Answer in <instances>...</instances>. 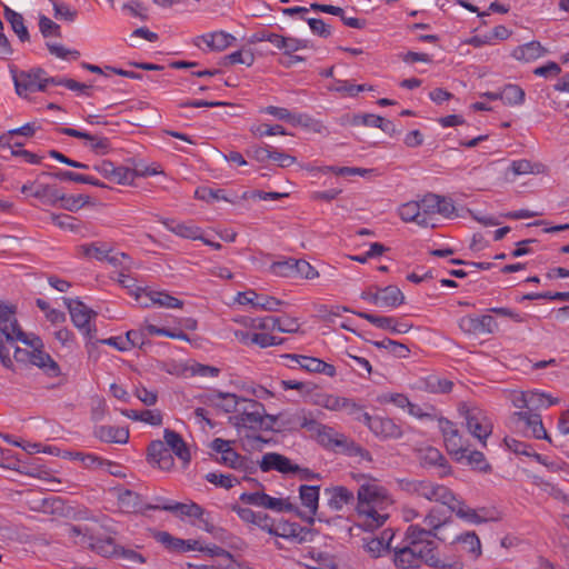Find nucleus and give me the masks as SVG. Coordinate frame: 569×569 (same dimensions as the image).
Returning <instances> with one entry per match:
<instances>
[{"instance_id": "f257e3e1", "label": "nucleus", "mask_w": 569, "mask_h": 569, "mask_svg": "<svg viewBox=\"0 0 569 569\" xmlns=\"http://www.w3.org/2000/svg\"><path fill=\"white\" fill-rule=\"evenodd\" d=\"M429 501L440 505V509L437 511L438 515H435L436 507H429V538L435 537L441 541L447 539L443 530L451 513L473 526L497 522L501 519V512L496 507L472 508L442 485L431 486Z\"/></svg>"}, {"instance_id": "f03ea898", "label": "nucleus", "mask_w": 569, "mask_h": 569, "mask_svg": "<svg viewBox=\"0 0 569 569\" xmlns=\"http://www.w3.org/2000/svg\"><path fill=\"white\" fill-rule=\"evenodd\" d=\"M389 503L387 490L376 482L362 483L357 492V511L362 518L361 526L366 530L380 528L389 518L382 513V505Z\"/></svg>"}, {"instance_id": "7ed1b4c3", "label": "nucleus", "mask_w": 569, "mask_h": 569, "mask_svg": "<svg viewBox=\"0 0 569 569\" xmlns=\"http://www.w3.org/2000/svg\"><path fill=\"white\" fill-rule=\"evenodd\" d=\"M264 406L253 399H241V406L236 416L230 417V422L236 427L259 430L263 425Z\"/></svg>"}, {"instance_id": "20e7f679", "label": "nucleus", "mask_w": 569, "mask_h": 569, "mask_svg": "<svg viewBox=\"0 0 569 569\" xmlns=\"http://www.w3.org/2000/svg\"><path fill=\"white\" fill-rule=\"evenodd\" d=\"M461 412L469 432L482 445H486L487 438L492 432V421L487 412L477 407L466 406L461 408Z\"/></svg>"}, {"instance_id": "39448f33", "label": "nucleus", "mask_w": 569, "mask_h": 569, "mask_svg": "<svg viewBox=\"0 0 569 569\" xmlns=\"http://www.w3.org/2000/svg\"><path fill=\"white\" fill-rule=\"evenodd\" d=\"M64 305L67 306L73 325L83 332V335L92 339L97 333V328L90 325L92 318L97 316V312L88 308L79 299L63 298Z\"/></svg>"}, {"instance_id": "423d86ee", "label": "nucleus", "mask_w": 569, "mask_h": 569, "mask_svg": "<svg viewBox=\"0 0 569 569\" xmlns=\"http://www.w3.org/2000/svg\"><path fill=\"white\" fill-rule=\"evenodd\" d=\"M46 71L41 68L30 71H21L13 77L16 92L20 97H27L28 92L47 90L48 84H51L48 78L44 77Z\"/></svg>"}, {"instance_id": "0eeeda50", "label": "nucleus", "mask_w": 569, "mask_h": 569, "mask_svg": "<svg viewBox=\"0 0 569 569\" xmlns=\"http://www.w3.org/2000/svg\"><path fill=\"white\" fill-rule=\"evenodd\" d=\"M24 340L23 343L32 349L31 365L40 368L49 377H58L61 373L60 367L48 352L43 351L42 340L37 336H27Z\"/></svg>"}, {"instance_id": "6e6552de", "label": "nucleus", "mask_w": 569, "mask_h": 569, "mask_svg": "<svg viewBox=\"0 0 569 569\" xmlns=\"http://www.w3.org/2000/svg\"><path fill=\"white\" fill-rule=\"evenodd\" d=\"M16 306L0 301V332L8 342H26L24 339L28 335L20 328L16 318Z\"/></svg>"}, {"instance_id": "1a4fd4ad", "label": "nucleus", "mask_w": 569, "mask_h": 569, "mask_svg": "<svg viewBox=\"0 0 569 569\" xmlns=\"http://www.w3.org/2000/svg\"><path fill=\"white\" fill-rule=\"evenodd\" d=\"M512 420L516 427L519 430H521L526 436L536 439H545L551 442V439L547 433L541 417L539 415L530 412H516L512 416Z\"/></svg>"}, {"instance_id": "9d476101", "label": "nucleus", "mask_w": 569, "mask_h": 569, "mask_svg": "<svg viewBox=\"0 0 569 569\" xmlns=\"http://www.w3.org/2000/svg\"><path fill=\"white\" fill-rule=\"evenodd\" d=\"M136 299L140 302L141 307L150 308L151 306H159L162 308H182L183 301L164 292L157 290H147L137 288L134 291Z\"/></svg>"}, {"instance_id": "9b49d317", "label": "nucleus", "mask_w": 569, "mask_h": 569, "mask_svg": "<svg viewBox=\"0 0 569 569\" xmlns=\"http://www.w3.org/2000/svg\"><path fill=\"white\" fill-rule=\"evenodd\" d=\"M308 431L317 438V441L327 449L346 447L347 438L335 431L333 428L318 422L313 417L309 422Z\"/></svg>"}, {"instance_id": "f8f14e48", "label": "nucleus", "mask_w": 569, "mask_h": 569, "mask_svg": "<svg viewBox=\"0 0 569 569\" xmlns=\"http://www.w3.org/2000/svg\"><path fill=\"white\" fill-rule=\"evenodd\" d=\"M93 169L98 171L103 178L118 184H131L134 178L138 176L136 170L123 166H114V163L110 160H102L101 162L94 164Z\"/></svg>"}, {"instance_id": "ddd939ff", "label": "nucleus", "mask_w": 569, "mask_h": 569, "mask_svg": "<svg viewBox=\"0 0 569 569\" xmlns=\"http://www.w3.org/2000/svg\"><path fill=\"white\" fill-rule=\"evenodd\" d=\"M393 550V562L398 568H419L427 562V549L415 548L401 543V546L395 547Z\"/></svg>"}, {"instance_id": "4468645a", "label": "nucleus", "mask_w": 569, "mask_h": 569, "mask_svg": "<svg viewBox=\"0 0 569 569\" xmlns=\"http://www.w3.org/2000/svg\"><path fill=\"white\" fill-rule=\"evenodd\" d=\"M430 425L442 433L445 445L450 453L461 452V437L451 421L443 417H431L429 413V426Z\"/></svg>"}, {"instance_id": "2eb2a0df", "label": "nucleus", "mask_w": 569, "mask_h": 569, "mask_svg": "<svg viewBox=\"0 0 569 569\" xmlns=\"http://www.w3.org/2000/svg\"><path fill=\"white\" fill-rule=\"evenodd\" d=\"M460 329L469 335H490L493 333L498 323L490 315L465 316L459 320Z\"/></svg>"}, {"instance_id": "dca6fc26", "label": "nucleus", "mask_w": 569, "mask_h": 569, "mask_svg": "<svg viewBox=\"0 0 569 569\" xmlns=\"http://www.w3.org/2000/svg\"><path fill=\"white\" fill-rule=\"evenodd\" d=\"M274 536L300 545L311 542L316 536V531L311 528L302 527L297 522L281 521L277 523Z\"/></svg>"}, {"instance_id": "f3484780", "label": "nucleus", "mask_w": 569, "mask_h": 569, "mask_svg": "<svg viewBox=\"0 0 569 569\" xmlns=\"http://www.w3.org/2000/svg\"><path fill=\"white\" fill-rule=\"evenodd\" d=\"M312 413L306 409H298L296 411H283L279 413L280 423L276 428V432H293L302 428H309V422L312 420Z\"/></svg>"}, {"instance_id": "a211bd4d", "label": "nucleus", "mask_w": 569, "mask_h": 569, "mask_svg": "<svg viewBox=\"0 0 569 569\" xmlns=\"http://www.w3.org/2000/svg\"><path fill=\"white\" fill-rule=\"evenodd\" d=\"M59 131L69 137L84 139L87 146L98 156H104L111 150V142L107 137L91 134L72 128H60Z\"/></svg>"}, {"instance_id": "6ab92c4d", "label": "nucleus", "mask_w": 569, "mask_h": 569, "mask_svg": "<svg viewBox=\"0 0 569 569\" xmlns=\"http://www.w3.org/2000/svg\"><path fill=\"white\" fill-rule=\"evenodd\" d=\"M365 425L376 435L383 438H399L401 428L390 418L365 415Z\"/></svg>"}, {"instance_id": "aec40b11", "label": "nucleus", "mask_w": 569, "mask_h": 569, "mask_svg": "<svg viewBox=\"0 0 569 569\" xmlns=\"http://www.w3.org/2000/svg\"><path fill=\"white\" fill-rule=\"evenodd\" d=\"M237 301L240 305H251L253 308L262 309L266 311H277L279 306L283 302L274 297L267 295H259L254 290H247L239 292Z\"/></svg>"}, {"instance_id": "412c9836", "label": "nucleus", "mask_w": 569, "mask_h": 569, "mask_svg": "<svg viewBox=\"0 0 569 569\" xmlns=\"http://www.w3.org/2000/svg\"><path fill=\"white\" fill-rule=\"evenodd\" d=\"M148 461L163 471H169L174 466L170 449L161 440H153L148 446Z\"/></svg>"}, {"instance_id": "4be33fe9", "label": "nucleus", "mask_w": 569, "mask_h": 569, "mask_svg": "<svg viewBox=\"0 0 569 569\" xmlns=\"http://www.w3.org/2000/svg\"><path fill=\"white\" fill-rule=\"evenodd\" d=\"M259 467L263 472L276 470L283 475L299 470L298 465L292 463L289 458L278 452H268L263 455L261 461H259Z\"/></svg>"}, {"instance_id": "5701e85b", "label": "nucleus", "mask_w": 569, "mask_h": 569, "mask_svg": "<svg viewBox=\"0 0 569 569\" xmlns=\"http://www.w3.org/2000/svg\"><path fill=\"white\" fill-rule=\"evenodd\" d=\"M158 501H162L163 503H157L156 506H149V509L164 510L173 513H180L182 516L193 517L197 519H201L204 513V510L197 503H181V502H170L168 500L158 498Z\"/></svg>"}, {"instance_id": "b1692460", "label": "nucleus", "mask_w": 569, "mask_h": 569, "mask_svg": "<svg viewBox=\"0 0 569 569\" xmlns=\"http://www.w3.org/2000/svg\"><path fill=\"white\" fill-rule=\"evenodd\" d=\"M219 462L249 475L257 471V463L253 460L239 455L232 447L223 452Z\"/></svg>"}, {"instance_id": "393cba45", "label": "nucleus", "mask_w": 569, "mask_h": 569, "mask_svg": "<svg viewBox=\"0 0 569 569\" xmlns=\"http://www.w3.org/2000/svg\"><path fill=\"white\" fill-rule=\"evenodd\" d=\"M325 495L328 497V507L335 511H340L345 506L355 502L353 492L343 486L326 488Z\"/></svg>"}, {"instance_id": "a878e982", "label": "nucleus", "mask_w": 569, "mask_h": 569, "mask_svg": "<svg viewBox=\"0 0 569 569\" xmlns=\"http://www.w3.org/2000/svg\"><path fill=\"white\" fill-rule=\"evenodd\" d=\"M425 199L421 201H409L399 207V216L405 222H415L420 227H425L427 222V210H421V203L425 204Z\"/></svg>"}, {"instance_id": "bb28decb", "label": "nucleus", "mask_w": 569, "mask_h": 569, "mask_svg": "<svg viewBox=\"0 0 569 569\" xmlns=\"http://www.w3.org/2000/svg\"><path fill=\"white\" fill-rule=\"evenodd\" d=\"M93 436L102 442L124 445L129 440V430L113 426H96Z\"/></svg>"}, {"instance_id": "cd10ccee", "label": "nucleus", "mask_w": 569, "mask_h": 569, "mask_svg": "<svg viewBox=\"0 0 569 569\" xmlns=\"http://www.w3.org/2000/svg\"><path fill=\"white\" fill-rule=\"evenodd\" d=\"M118 501L120 508L128 513H143L146 510H150L148 507L150 503H144L139 493L124 489L119 492Z\"/></svg>"}, {"instance_id": "c85d7f7f", "label": "nucleus", "mask_w": 569, "mask_h": 569, "mask_svg": "<svg viewBox=\"0 0 569 569\" xmlns=\"http://www.w3.org/2000/svg\"><path fill=\"white\" fill-rule=\"evenodd\" d=\"M453 542L458 543L460 550L471 560H477L482 553L480 539L475 531H467L457 536Z\"/></svg>"}, {"instance_id": "c756f323", "label": "nucleus", "mask_w": 569, "mask_h": 569, "mask_svg": "<svg viewBox=\"0 0 569 569\" xmlns=\"http://www.w3.org/2000/svg\"><path fill=\"white\" fill-rule=\"evenodd\" d=\"M164 446L167 445L174 455L182 460L184 463H189L191 455L182 437L171 429H164L163 431Z\"/></svg>"}, {"instance_id": "7c9ffc66", "label": "nucleus", "mask_w": 569, "mask_h": 569, "mask_svg": "<svg viewBox=\"0 0 569 569\" xmlns=\"http://www.w3.org/2000/svg\"><path fill=\"white\" fill-rule=\"evenodd\" d=\"M319 486L301 485L299 487V497L301 503L309 510L311 516L308 518V522L312 525L315 522L313 516H316L319 507Z\"/></svg>"}, {"instance_id": "2f4dec72", "label": "nucleus", "mask_w": 569, "mask_h": 569, "mask_svg": "<svg viewBox=\"0 0 569 569\" xmlns=\"http://www.w3.org/2000/svg\"><path fill=\"white\" fill-rule=\"evenodd\" d=\"M546 49L538 41H530L516 47L511 56L519 61L531 62L546 54Z\"/></svg>"}, {"instance_id": "473e14b6", "label": "nucleus", "mask_w": 569, "mask_h": 569, "mask_svg": "<svg viewBox=\"0 0 569 569\" xmlns=\"http://www.w3.org/2000/svg\"><path fill=\"white\" fill-rule=\"evenodd\" d=\"M455 211L456 208L450 198L429 193V216L431 213H438L443 218H452L455 216ZM429 226L436 227L435 223L430 222Z\"/></svg>"}, {"instance_id": "72a5a7b5", "label": "nucleus", "mask_w": 569, "mask_h": 569, "mask_svg": "<svg viewBox=\"0 0 569 569\" xmlns=\"http://www.w3.org/2000/svg\"><path fill=\"white\" fill-rule=\"evenodd\" d=\"M162 223L169 231L181 238L191 240L202 239L201 228L193 223L176 222L173 220H164Z\"/></svg>"}, {"instance_id": "f704fd0d", "label": "nucleus", "mask_w": 569, "mask_h": 569, "mask_svg": "<svg viewBox=\"0 0 569 569\" xmlns=\"http://www.w3.org/2000/svg\"><path fill=\"white\" fill-rule=\"evenodd\" d=\"M451 455L455 457V459L457 461L466 462L472 469L483 471V472L489 470V465L486 461L483 453H481L480 451L469 450L461 446L460 453H451Z\"/></svg>"}, {"instance_id": "c9c22d12", "label": "nucleus", "mask_w": 569, "mask_h": 569, "mask_svg": "<svg viewBox=\"0 0 569 569\" xmlns=\"http://www.w3.org/2000/svg\"><path fill=\"white\" fill-rule=\"evenodd\" d=\"M379 308H397L405 302V296L397 286L378 287Z\"/></svg>"}, {"instance_id": "e433bc0d", "label": "nucleus", "mask_w": 569, "mask_h": 569, "mask_svg": "<svg viewBox=\"0 0 569 569\" xmlns=\"http://www.w3.org/2000/svg\"><path fill=\"white\" fill-rule=\"evenodd\" d=\"M39 176L37 190L32 192V197L39 199L43 204L56 206L61 199V191L54 184L44 183Z\"/></svg>"}, {"instance_id": "4c0bfd02", "label": "nucleus", "mask_w": 569, "mask_h": 569, "mask_svg": "<svg viewBox=\"0 0 569 569\" xmlns=\"http://www.w3.org/2000/svg\"><path fill=\"white\" fill-rule=\"evenodd\" d=\"M505 445L510 451L515 452L516 455L532 457L539 463L547 466L546 458L537 453L530 445L511 437L505 438Z\"/></svg>"}, {"instance_id": "58836bf2", "label": "nucleus", "mask_w": 569, "mask_h": 569, "mask_svg": "<svg viewBox=\"0 0 569 569\" xmlns=\"http://www.w3.org/2000/svg\"><path fill=\"white\" fill-rule=\"evenodd\" d=\"M202 40L213 51H222L227 49L236 38L224 31H216L202 36Z\"/></svg>"}, {"instance_id": "ea45409f", "label": "nucleus", "mask_w": 569, "mask_h": 569, "mask_svg": "<svg viewBox=\"0 0 569 569\" xmlns=\"http://www.w3.org/2000/svg\"><path fill=\"white\" fill-rule=\"evenodd\" d=\"M402 545L427 549V530L417 525H410L405 533Z\"/></svg>"}, {"instance_id": "a19ab883", "label": "nucleus", "mask_w": 569, "mask_h": 569, "mask_svg": "<svg viewBox=\"0 0 569 569\" xmlns=\"http://www.w3.org/2000/svg\"><path fill=\"white\" fill-rule=\"evenodd\" d=\"M4 18L11 24L12 30L17 33V36L19 37V39L22 42L29 41L30 34L28 32L27 27L24 26V20H23L22 14L6 7L4 8Z\"/></svg>"}, {"instance_id": "79ce46f5", "label": "nucleus", "mask_w": 569, "mask_h": 569, "mask_svg": "<svg viewBox=\"0 0 569 569\" xmlns=\"http://www.w3.org/2000/svg\"><path fill=\"white\" fill-rule=\"evenodd\" d=\"M543 171V166L540 163H532L527 159L513 160L507 172L512 173L513 177L523 174H539ZM508 176V173H506Z\"/></svg>"}, {"instance_id": "37998d69", "label": "nucleus", "mask_w": 569, "mask_h": 569, "mask_svg": "<svg viewBox=\"0 0 569 569\" xmlns=\"http://www.w3.org/2000/svg\"><path fill=\"white\" fill-rule=\"evenodd\" d=\"M112 249L106 243H92L91 257L99 261H107L112 266H118L121 263V259L127 258L126 253H119L111 256Z\"/></svg>"}, {"instance_id": "c03bdc74", "label": "nucleus", "mask_w": 569, "mask_h": 569, "mask_svg": "<svg viewBox=\"0 0 569 569\" xmlns=\"http://www.w3.org/2000/svg\"><path fill=\"white\" fill-rule=\"evenodd\" d=\"M528 400L531 410L549 408L559 402L558 398L537 389L528 390Z\"/></svg>"}, {"instance_id": "a18cd8bd", "label": "nucleus", "mask_w": 569, "mask_h": 569, "mask_svg": "<svg viewBox=\"0 0 569 569\" xmlns=\"http://www.w3.org/2000/svg\"><path fill=\"white\" fill-rule=\"evenodd\" d=\"M500 100L507 106H520L525 101V91L517 84H507L499 91Z\"/></svg>"}, {"instance_id": "49530a36", "label": "nucleus", "mask_w": 569, "mask_h": 569, "mask_svg": "<svg viewBox=\"0 0 569 569\" xmlns=\"http://www.w3.org/2000/svg\"><path fill=\"white\" fill-rule=\"evenodd\" d=\"M260 112L271 114L279 120L288 121V122L292 123L293 126L301 124L302 118L306 117L303 114H293L286 108H280V107H274V106H268L266 108H262L260 110Z\"/></svg>"}, {"instance_id": "de8ad7c7", "label": "nucleus", "mask_w": 569, "mask_h": 569, "mask_svg": "<svg viewBox=\"0 0 569 569\" xmlns=\"http://www.w3.org/2000/svg\"><path fill=\"white\" fill-rule=\"evenodd\" d=\"M88 546L96 551L97 553L103 557H112L118 555L119 547L113 542L111 538L108 539H98L93 541V539L89 538Z\"/></svg>"}, {"instance_id": "09e8293b", "label": "nucleus", "mask_w": 569, "mask_h": 569, "mask_svg": "<svg viewBox=\"0 0 569 569\" xmlns=\"http://www.w3.org/2000/svg\"><path fill=\"white\" fill-rule=\"evenodd\" d=\"M430 467L435 469L438 477H446L451 471L450 466L440 451L429 447V468Z\"/></svg>"}, {"instance_id": "8fccbe9b", "label": "nucleus", "mask_w": 569, "mask_h": 569, "mask_svg": "<svg viewBox=\"0 0 569 569\" xmlns=\"http://www.w3.org/2000/svg\"><path fill=\"white\" fill-rule=\"evenodd\" d=\"M59 202L61 203V208L71 212L78 211L90 202V197L86 194L67 196L61 192Z\"/></svg>"}, {"instance_id": "3c124183", "label": "nucleus", "mask_w": 569, "mask_h": 569, "mask_svg": "<svg viewBox=\"0 0 569 569\" xmlns=\"http://www.w3.org/2000/svg\"><path fill=\"white\" fill-rule=\"evenodd\" d=\"M352 312L355 315H357L358 317L366 319L370 323H372L376 327L383 329V330L391 331L392 326H396V318H393V317L376 316V315L362 312V311H352Z\"/></svg>"}, {"instance_id": "603ef678", "label": "nucleus", "mask_w": 569, "mask_h": 569, "mask_svg": "<svg viewBox=\"0 0 569 569\" xmlns=\"http://www.w3.org/2000/svg\"><path fill=\"white\" fill-rule=\"evenodd\" d=\"M214 398L221 399V403L218 406L227 413L229 412H238L239 407L241 406V399L234 393L221 392L218 391L214 395Z\"/></svg>"}, {"instance_id": "864d4df0", "label": "nucleus", "mask_w": 569, "mask_h": 569, "mask_svg": "<svg viewBox=\"0 0 569 569\" xmlns=\"http://www.w3.org/2000/svg\"><path fill=\"white\" fill-rule=\"evenodd\" d=\"M204 479L208 482H210L217 487L224 488V489H231L234 485L240 483V480L238 478H236L234 476L223 475V473H218V472H208L204 476Z\"/></svg>"}, {"instance_id": "5fc2aeb1", "label": "nucleus", "mask_w": 569, "mask_h": 569, "mask_svg": "<svg viewBox=\"0 0 569 569\" xmlns=\"http://www.w3.org/2000/svg\"><path fill=\"white\" fill-rule=\"evenodd\" d=\"M395 533H390L387 543H383V539L372 538L366 542L365 548L372 557H380L383 551L392 549L391 542Z\"/></svg>"}, {"instance_id": "6e6d98bb", "label": "nucleus", "mask_w": 569, "mask_h": 569, "mask_svg": "<svg viewBox=\"0 0 569 569\" xmlns=\"http://www.w3.org/2000/svg\"><path fill=\"white\" fill-rule=\"evenodd\" d=\"M296 259L289 258L283 261H276L270 266V272L278 277H295Z\"/></svg>"}, {"instance_id": "4d7b16f0", "label": "nucleus", "mask_w": 569, "mask_h": 569, "mask_svg": "<svg viewBox=\"0 0 569 569\" xmlns=\"http://www.w3.org/2000/svg\"><path fill=\"white\" fill-rule=\"evenodd\" d=\"M154 538L171 551H182L184 545L187 543L183 539L176 538L167 531L157 532Z\"/></svg>"}, {"instance_id": "13d9d810", "label": "nucleus", "mask_w": 569, "mask_h": 569, "mask_svg": "<svg viewBox=\"0 0 569 569\" xmlns=\"http://www.w3.org/2000/svg\"><path fill=\"white\" fill-rule=\"evenodd\" d=\"M276 330L280 332L295 333L299 331L300 325L297 319L290 317H273Z\"/></svg>"}, {"instance_id": "bf43d9fd", "label": "nucleus", "mask_w": 569, "mask_h": 569, "mask_svg": "<svg viewBox=\"0 0 569 569\" xmlns=\"http://www.w3.org/2000/svg\"><path fill=\"white\" fill-rule=\"evenodd\" d=\"M47 81H50V83L54 84V86H63L73 91L79 90V91L83 92L84 94H89L88 90L91 88L90 86L80 83L73 79L48 77Z\"/></svg>"}, {"instance_id": "052dcab7", "label": "nucleus", "mask_w": 569, "mask_h": 569, "mask_svg": "<svg viewBox=\"0 0 569 569\" xmlns=\"http://www.w3.org/2000/svg\"><path fill=\"white\" fill-rule=\"evenodd\" d=\"M346 401H347V398H345V397H339V396H335V395H323V396H321L318 403L328 410L342 411V409L345 408Z\"/></svg>"}, {"instance_id": "680f3d73", "label": "nucleus", "mask_w": 569, "mask_h": 569, "mask_svg": "<svg viewBox=\"0 0 569 569\" xmlns=\"http://www.w3.org/2000/svg\"><path fill=\"white\" fill-rule=\"evenodd\" d=\"M373 345L377 346L378 348H385L389 350L392 355L397 357H406V355L409 352L408 348L405 345L388 338L381 341H375Z\"/></svg>"}, {"instance_id": "e2e57ef3", "label": "nucleus", "mask_w": 569, "mask_h": 569, "mask_svg": "<svg viewBox=\"0 0 569 569\" xmlns=\"http://www.w3.org/2000/svg\"><path fill=\"white\" fill-rule=\"evenodd\" d=\"M284 357L297 361L302 369L309 372H318L321 362L320 359L308 356L286 355Z\"/></svg>"}, {"instance_id": "0e129e2a", "label": "nucleus", "mask_w": 569, "mask_h": 569, "mask_svg": "<svg viewBox=\"0 0 569 569\" xmlns=\"http://www.w3.org/2000/svg\"><path fill=\"white\" fill-rule=\"evenodd\" d=\"M39 29L44 38H48L50 36L61 37L60 26L46 16H40Z\"/></svg>"}, {"instance_id": "69168bd1", "label": "nucleus", "mask_w": 569, "mask_h": 569, "mask_svg": "<svg viewBox=\"0 0 569 569\" xmlns=\"http://www.w3.org/2000/svg\"><path fill=\"white\" fill-rule=\"evenodd\" d=\"M194 196L197 199L204 200V201H211V200H226L229 201V199L223 194V190L221 189H211L208 187H199Z\"/></svg>"}, {"instance_id": "338daca9", "label": "nucleus", "mask_w": 569, "mask_h": 569, "mask_svg": "<svg viewBox=\"0 0 569 569\" xmlns=\"http://www.w3.org/2000/svg\"><path fill=\"white\" fill-rule=\"evenodd\" d=\"M312 558L316 562V569H337L336 559L330 553L322 551L312 552Z\"/></svg>"}, {"instance_id": "774afa93", "label": "nucleus", "mask_w": 569, "mask_h": 569, "mask_svg": "<svg viewBox=\"0 0 569 569\" xmlns=\"http://www.w3.org/2000/svg\"><path fill=\"white\" fill-rule=\"evenodd\" d=\"M295 277L300 276L311 280L319 276L318 271L306 260H297L295 262Z\"/></svg>"}]
</instances>
